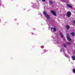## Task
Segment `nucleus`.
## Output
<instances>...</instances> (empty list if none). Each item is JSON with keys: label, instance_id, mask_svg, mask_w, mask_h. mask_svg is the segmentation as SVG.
<instances>
[{"label": "nucleus", "instance_id": "nucleus-1", "mask_svg": "<svg viewBox=\"0 0 75 75\" xmlns=\"http://www.w3.org/2000/svg\"><path fill=\"white\" fill-rule=\"evenodd\" d=\"M71 12L69 11L67 12V16L68 17H71Z\"/></svg>", "mask_w": 75, "mask_h": 75}, {"label": "nucleus", "instance_id": "nucleus-2", "mask_svg": "<svg viewBox=\"0 0 75 75\" xmlns=\"http://www.w3.org/2000/svg\"><path fill=\"white\" fill-rule=\"evenodd\" d=\"M51 13H52V14L54 15V16H57V14L56 13V12H55L53 10L51 11Z\"/></svg>", "mask_w": 75, "mask_h": 75}, {"label": "nucleus", "instance_id": "nucleus-3", "mask_svg": "<svg viewBox=\"0 0 75 75\" xmlns=\"http://www.w3.org/2000/svg\"><path fill=\"white\" fill-rule=\"evenodd\" d=\"M66 6L67 7H69V8H72V6L69 4H67Z\"/></svg>", "mask_w": 75, "mask_h": 75}, {"label": "nucleus", "instance_id": "nucleus-4", "mask_svg": "<svg viewBox=\"0 0 75 75\" xmlns=\"http://www.w3.org/2000/svg\"><path fill=\"white\" fill-rule=\"evenodd\" d=\"M46 16V17L47 18H50V16H49V15H48V14H47L46 16Z\"/></svg>", "mask_w": 75, "mask_h": 75}, {"label": "nucleus", "instance_id": "nucleus-5", "mask_svg": "<svg viewBox=\"0 0 75 75\" xmlns=\"http://www.w3.org/2000/svg\"><path fill=\"white\" fill-rule=\"evenodd\" d=\"M49 3L50 4H53V1H50Z\"/></svg>", "mask_w": 75, "mask_h": 75}, {"label": "nucleus", "instance_id": "nucleus-6", "mask_svg": "<svg viewBox=\"0 0 75 75\" xmlns=\"http://www.w3.org/2000/svg\"><path fill=\"white\" fill-rule=\"evenodd\" d=\"M66 27L67 28V30H68L70 28V27H69V25H67L66 26Z\"/></svg>", "mask_w": 75, "mask_h": 75}, {"label": "nucleus", "instance_id": "nucleus-7", "mask_svg": "<svg viewBox=\"0 0 75 75\" xmlns=\"http://www.w3.org/2000/svg\"><path fill=\"white\" fill-rule=\"evenodd\" d=\"M43 14L44 15H45V16H46V15H47V12H45V11H44L43 12Z\"/></svg>", "mask_w": 75, "mask_h": 75}, {"label": "nucleus", "instance_id": "nucleus-8", "mask_svg": "<svg viewBox=\"0 0 75 75\" xmlns=\"http://www.w3.org/2000/svg\"><path fill=\"white\" fill-rule=\"evenodd\" d=\"M72 59L73 60H75V56H73L72 57Z\"/></svg>", "mask_w": 75, "mask_h": 75}, {"label": "nucleus", "instance_id": "nucleus-9", "mask_svg": "<svg viewBox=\"0 0 75 75\" xmlns=\"http://www.w3.org/2000/svg\"><path fill=\"white\" fill-rule=\"evenodd\" d=\"M71 34L72 36H74L75 35V34L74 32L71 33Z\"/></svg>", "mask_w": 75, "mask_h": 75}, {"label": "nucleus", "instance_id": "nucleus-10", "mask_svg": "<svg viewBox=\"0 0 75 75\" xmlns=\"http://www.w3.org/2000/svg\"><path fill=\"white\" fill-rule=\"evenodd\" d=\"M67 40H68L69 41H71V38H69V37H67Z\"/></svg>", "mask_w": 75, "mask_h": 75}, {"label": "nucleus", "instance_id": "nucleus-11", "mask_svg": "<svg viewBox=\"0 0 75 75\" xmlns=\"http://www.w3.org/2000/svg\"><path fill=\"white\" fill-rule=\"evenodd\" d=\"M53 31L54 32H55L57 31V30H56V29L55 28H53Z\"/></svg>", "mask_w": 75, "mask_h": 75}, {"label": "nucleus", "instance_id": "nucleus-12", "mask_svg": "<svg viewBox=\"0 0 75 75\" xmlns=\"http://www.w3.org/2000/svg\"><path fill=\"white\" fill-rule=\"evenodd\" d=\"M67 44L68 45H70L71 44V42H67Z\"/></svg>", "mask_w": 75, "mask_h": 75}, {"label": "nucleus", "instance_id": "nucleus-13", "mask_svg": "<svg viewBox=\"0 0 75 75\" xmlns=\"http://www.w3.org/2000/svg\"><path fill=\"white\" fill-rule=\"evenodd\" d=\"M60 35H61V37H62H62H63V35H62V33L61 32L60 33Z\"/></svg>", "mask_w": 75, "mask_h": 75}, {"label": "nucleus", "instance_id": "nucleus-14", "mask_svg": "<svg viewBox=\"0 0 75 75\" xmlns=\"http://www.w3.org/2000/svg\"><path fill=\"white\" fill-rule=\"evenodd\" d=\"M66 36L67 37H69V35L68 33H67L66 34Z\"/></svg>", "mask_w": 75, "mask_h": 75}, {"label": "nucleus", "instance_id": "nucleus-15", "mask_svg": "<svg viewBox=\"0 0 75 75\" xmlns=\"http://www.w3.org/2000/svg\"><path fill=\"white\" fill-rule=\"evenodd\" d=\"M73 71L74 72V73L75 74V69H73Z\"/></svg>", "mask_w": 75, "mask_h": 75}, {"label": "nucleus", "instance_id": "nucleus-16", "mask_svg": "<svg viewBox=\"0 0 75 75\" xmlns=\"http://www.w3.org/2000/svg\"><path fill=\"white\" fill-rule=\"evenodd\" d=\"M64 47L65 48H66V47H67V46H66V45H65V44H64Z\"/></svg>", "mask_w": 75, "mask_h": 75}, {"label": "nucleus", "instance_id": "nucleus-17", "mask_svg": "<svg viewBox=\"0 0 75 75\" xmlns=\"http://www.w3.org/2000/svg\"><path fill=\"white\" fill-rule=\"evenodd\" d=\"M42 1H43V2H45V0H42Z\"/></svg>", "mask_w": 75, "mask_h": 75}, {"label": "nucleus", "instance_id": "nucleus-18", "mask_svg": "<svg viewBox=\"0 0 75 75\" xmlns=\"http://www.w3.org/2000/svg\"><path fill=\"white\" fill-rule=\"evenodd\" d=\"M74 23L75 24V20L74 21Z\"/></svg>", "mask_w": 75, "mask_h": 75}, {"label": "nucleus", "instance_id": "nucleus-19", "mask_svg": "<svg viewBox=\"0 0 75 75\" xmlns=\"http://www.w3.org/2000/svg\"><path fill=\"white\" fill-rule=\"evenodd\" d=\"M53 29V28H51V30H52Z\"/></svg>", "mask_w": 75, "mask_h": 75}, {"label": "nucleus", "instance_id": "nucleus-20", "mask_svg": "<svg viewBox=\"0 0 75 75\" xmlns=\"http://www.w3.org/2000/svg\"><path fill=\"white\" fill-rule=\"evenodd\" d=\"M60 51H62V50H61Z\"/></svg>", "mask_w": 75, "mask_h": 75}]
</instances>
